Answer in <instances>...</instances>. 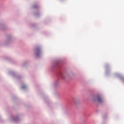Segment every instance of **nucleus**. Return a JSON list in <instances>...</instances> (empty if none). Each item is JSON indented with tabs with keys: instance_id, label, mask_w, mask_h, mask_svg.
Segmentation results:
<instances>
[{
	"instance_id": "obj_1",
	"label": "nucleus",
	"mask_w": 124,
	"mask_h": 124,
	"mask_svg": "<svg viewBox=\"0 0 124 124\" xmlns=\"http://www.w3.org/2000/svg\"><path fill=\"white\" fill-rule=\"evenodd\" d=\"M97 99L98 102H102V99L100 96H98Z\"/></svg>"
},
{
	"instance_id": "obj_2",
	"label": "nucleus",
	"mask_w": 124,
	"mask_h": 124,
	"mask_svg": "<svg viewBox=\"0 0 124 124\" xmlns=\"http://www.w3.org/2000/svg\"><path fill=\"white\" fill-rule=\"evenodd\" d=\"M37 52H38V53H40V50L39 49H37Z\"/></svg>"
},
{
	"instance_id": "obj_3",
	"label": "nucleus",
	"mask_w": 124,
	"mask_h": 124,
	"mask_svg": "<svg viewBox=\"0 0 124 124\" xmlns=\"http://www.w3.org/2000/svg\"><path fill=\"white\" fill-rule=\"evenodd\" d=\"M36 7H35V6H34V8H36Z\"/></svg>"
}]
</instances>
